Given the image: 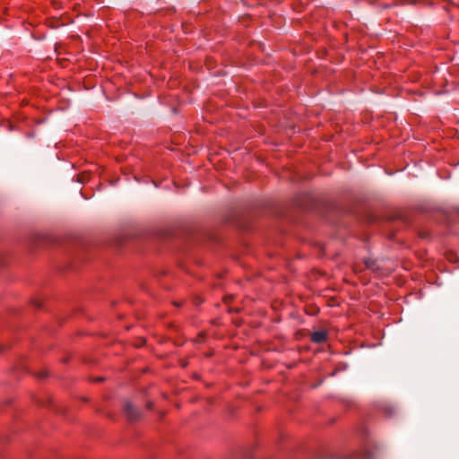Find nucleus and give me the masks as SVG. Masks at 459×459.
<instances>
[{"mask_svg":"<svg viewBox=\"0 0 459 459\" xmlns=\"http://www.w3.org/2000/svg\"><path fill=\"white\" fill-rule=\"evenodd\" d=\"M326 333L325 331H316L311 334V341L316 343H322L326 341Z\"/></svg>","mask_w":459,"mask_h":459,"instance_id":"f257e3e1","label":"nucleus"},{"mask_svg":"<svg viewBox=\"0 0 459 459\" xmlns=\"http://www.w3.org/2000/svg\"><path fill=\"white\" fill-rule=\"evenodd\" d=\"M411 4H415L416 3V0H411V2H410Z\"/></svg>","mask_w":459,"mask_h":459,"instance_id":"7ed1b4c3","label":"nucleus"},{"mask_svg":"<svg viewBox=\"0 0 459 459\" xmlns=\"http://www.w3.org/2000/svg\"><path fill=\"white\" fill-rule=\"evenodd\" d=\"M125 411L127 414V417L130 420H134L138 417L137 410L131 403L126 404Z\"/></svg>","mask_w":459,"mask_h":459,"instance_id":"f03ea898","label":"nucleus"}]
</instances>
